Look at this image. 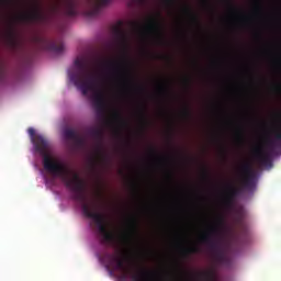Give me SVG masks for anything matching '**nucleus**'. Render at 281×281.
Masks as SVG:
<instances>
[{
	"label": "nucleus",
	"instance_id": "1",
	"mask_svg": "<svg viewBox=\"0 0 281 281\" xmlns=\"http://www.w3.org/2000/svg\"><path fill=\"white\" fill-rule=\"evenodd\" d=\"M27 133L35 146V150L43 157L44 169L54 177H58L63 181L64 186L74 193V201L81 203V210L85 216L94 221L98 232L102 236L103 243H115V234L106 228V216L102 213L95 212V204H92L91 206L87 203V194L85 193L87 184L85 183V180L80 178L78 172L71 171L69 167L54 159V157L49 155L52 146L45 136L36 134V130H34V127H30Z\"/></svg>",
	"mask_w": 281,
	"mask_h": 281
},
{
	"label": "nucleus",
	"instance_id": "2",
	"mask_svg": "<svg viewBox=\"0 0 281 281\" xmlns=\"http://www.w3.org/2000/svg\"><path fill=\"white\" fill-rule=\"evenodd\" d=\"M75 67L77 72L69 75L71 82L81 91L82 95H89V91H92V106L98 115H104L106 113V95L98 86L95 76L89 71V64L85 59L77 58Z\"/></svg>",
	"mask_w": 281,
	"mask_h": 281
},
{
	"label": "nucleus",
	"instance_id": "3",
	"mask_svg": "<svg viewBox=\"0 0 281 281\" xmlns=\"http://www.w3.org/2000/svg\"><path fill=\"white\" fill-rule=\"evenodd\" d=\"M116 41L123 49V55L120 61H110L105 66L108 76H112L115 80H120L123 85H131L128 77L131 76V57L128 56V34L121 29L115 30Z\"/></svg>",
	"mask_w": 281,
	"mask_h": 281
},
{
	"label": "nucleus",
	"instance_id": "4",
	"mask_svg": "<svg viewBox=\"0 0 281 281\" xmlns=\"http://www.w3.org/2000/svg\"><path fill=\"white\" fill-rule=\"evenodd\" d=\"M225 232V217L217 215L214 225L210 229L202 234L200 237L201 243L207 245L213 254V258L218 265H229V257L225 252V249L221 247V240H223V233Z\"/></svg>",
	"mask_w": 281,
	"mask_h": 281
},
{
	"label": "nucleus",
	"instance_id": "5",
	"mask_svg": "<svg viewBox=\"0 0 281 281\" xmlns=\"http://www.w3.org/2000/svg\"><path fill=\"white\" fill-rule=\"evenodd\" d=\"M159 19H161V13H158L157 18H150L145 30L153 32L156 35L157 43L164 45L166 43V33L164 31V24H161Z\"/></svg>",
	"mask_w": 281,
	"mask_h": 281
},
{
	"label": "nucleus",
	"instance_id": "6",
	"mask_svg": "<svg viewBox=\"0 0 281 281\" xmlns=\"http://www.w3.org/2000/svg\"><path fill=\"white\" fill-rule=\"evenodd\" d=\"M243 179L241 188L244 190H254L256 188V171L251 167V164L246 162L241 166Z\"/></svg>",
	"mask_w": 281,
	"mask_h": 281
},
{
	"label": "nucleus",
	"instance_id": "7",
	"mask_svg": "<svg viewBox=\"0 0 281 281\" xmlns=\"http://www.w3.org/2000/svg\"><path fill=\"white\" fill-rule=\"evenodd\" d=\"M106 258L110 260V262L116 263V269H121L123 271L124 278H131L133 280V276H142V272L148 271L146 269H140L138 272H133V270L124 265V259L115 255H108Z\"/></svg>",
	"mask_w": 281,
	"mask_h": 281
},
{
	"label": "nucleus",
	"instance_id": "8",
	"mask_svg": "<svg viewBox=\"0 0 281 281\" xmlns=\"http://www.w3.org/2000/svg\"><path fill=\"white\" fill-rule=\"evenodd\" d=\"M35 41L40 45H43L44 48L48 52H55V54H63V52L65 50V45L63 43L53 42L47 37L37 36L35 37Z\"/></svg>",
	"mask_w": 281,
	"mask_h": 281
},
{
	"label": "nucleus",
	"instance_id": "9",
	"mask_svg": "<svg viewBox=\"0 0 281 281\" xmlns=\"http://www.w3.org/2000/svg\"><path fill=\"white\" fill-rule=\"evenodd\" d=\"M139 224L137 222V217L131 215L127 220V231L123 233L122 240L125 243H131L133 240V236H137Z\"/></svg>",
	"mask_w": 281,
	"mask_h": 281
},
{
	"label": "nucleus",
	"instance_id": "10",
	"mask_svg": "<svg viewBox=\"0 0 281 281\" xmlns=\"http://www.w3.org/2000/svg\"><path fill=\"white\" fill-rule=\"evenodd\" d=\"M20 21H24L26 23L41 22L45 21V13L41 10V7L35 5L34 10L30 13H23L19 16Z\"/></svg>",
	"mask_w": 281,
	"mask_h": 281
},
{
	"label": "nucleus",
	"instance_id": "11",
	"mask_svg": "<svg viewBox=\"0 0 281 281\" xmlns=\"http://www.w3.org/2000/svg\"><path fill=\"white\" fill-rule=\"evenodd\" d=\"M254 155L257 164L259 166L269 167L272 165L271 162V154L265 150L262 146H257L254 148Z\"/></svg>",
	"mask_w": 281,
	"mask_h": 281
},
{
	"label": "nucleus",
	"instance_id": "12",
	"mask_svg": "<svg viewBox=\"0 0 281 281\" xmlns=\"http://www.w3.org/2000/svg\"><path fill=\"white\" fill-rule=\"evenodd\" d=\"M164 276H167V272L160 274L157 271L147 270L140 272V274H132V281H161Z\"/></svg>",
	"mask_w": 281,
	"mask_h": 281
},
{
	"label": "nucleus",
	"instance_id": "13",
	"mask_svg": "<svg viewBox=\"0 0 281 281\" xmlns=\"http://www.w3.org/2000/svg\"><path fill=\"white\" fill-rule=\"evenodd\" d=\"M64 137L70 142H75L77 146H85V138H82L78 133L69 127L64 130Z\"/></svg>",
	"mask_w": 281,
	"mask_h": 281
},
{
	"label": "nucleus",
	"instance_id": "14",
	"mask_svg": "<svg viewBox=\"0 0 281 281\" xmlns=\"http://www.w3.org/2000/svg\"><path fill=\"white\" fill-rule=\"evenodd\" d=\"M92 3V9L88 12L89 16H98L102 8L109 5L111 0H89Z\"/></svg>",
	"mask_w": 281,
	"mask_h": 281
},
{
	"label": "nucleus",
	"instance_id": "15",
	"mask_svg": "<svg viewBox=\"0 0 281 281\" xmlns=\"http://www.w3.org/2000/svg\"><path fill=\"white\" fill-rule=\"evenodd\" d=\"M90 137H93L98 142L99 147L97 151L102 155V139L104 138V132L100 127H92L89 130Z\"/></svg>",
	"mask_w": 281,
	"mask_h": 281
},
{
	"label": "nucleus",
	"instance_id": "16",
	"mask_svg": "<svg viewBox=\"0 0 281 281\" xmlns=\"http://www.w3.org/2000/svg\"><path fill=\"white\" fill-rule=\"evenodd\" d=\"M272 135L274 137L273 139L272 138L267 139V146L270 149L276 148V144H280V142H281V132H280V130L272 131Z\"/></svg>",
	"mask_w": 281,
	"mask_h": 281
},
{
	"label": "nucleus",
	"instance_id": "17",
	"mask_svg": "<svg viewBox=\"0 0 281 281\" xmlns=\"http://www.w3.org/2000/svg\"><path fill=\"white\" fill-rule=\"evenodd\" d=\"M239 194H240V189L236 187H229L228 196L225 200L226 205H232V201L235 199V196H238Z\"/></svg>",
	"mask_w": 281,
	"mask_h": 281
},
{
	"label": "nucleus",
	"instance_id": "18",
	"mask_svg": "<svg viewBox=\"0 0 281 281\" xmlns=\"http://www.w3.org/2000/svg\"><path fill=\"white\" fill-rule=\"evenodd\" d=\"M139 117L143 128L148 127V119L146 117V104H142L139 109Z\"/></svg>",
	"mask_w": 281,
	"mask_h": 281
},
{
	"label": "nucleus",
	"instance_id": "19",
	"mask_svg": "<svg viewBox=\"0 0 281 281\" xmlns=\"http://www.w3.org/2000/svg\"><path fill=\"white\" fill-rule=\"evenodd\" d=\"M7 45L14 49L16 47V35L14 34V31L11 30L7 35Z\"/></svg>",
	"mask_w": 281,
	"mask_h": 281
},
{
	"label": "nucleus",
	"instance_id": "20",
	"mask_svg": "<svg viewBox=\"0 0 281 281\" xmlns=\"http://www.w3.org/2000/svg\"><path fill=\"white\" fill-rule=\"evenodd\" d=\"M158 92L162 98H168V81H162L158 85Z\"/></svg>",
	"mask_w": 281,
	"mask_h": 281
},
{
	"label": "nucleus",
	"instance_id": "21",
	"mask_svg": "<svg viewBox=\"0 0 281 281\" xmlns=\"http://www.w3.org/2000/svg\"><path fill=\"white\" fill-rule=\"evenodd\" d=\"M183 10H184L186 14H190L191 15L193 23H199V16H196V14L192 13V9H190V7L186 5L183 8Z\"/></svg>",
	"mask_w": 281,
	"mask_h": 281
},
{
	"label": "nucleus",
	"instance_id": "22",
	"mask_svg": "<svg viewBox=\"0 0 281 281\" xmlns=\"http://www.w3.org/2000/svg\"><path fill=\"white\" fill-rule=\"evenodd\" d=\"M274 21L278 30H281V10L280 9H278L274 14Z\"/></svg>",
	"mask_w": 281,
	"mask_h": 281
},
{
	"label": "nucleus",
	"instance_id": "23",
	"mask_svg": "<svg viewBox=\"0 0 281 281\" xmlns=\"http://www.w3.org/2000/svg\"><path fill=\"white\" fill-rule=\"evenodd\" d=\"M182 116L184 120H192V112L190 111V108L188 105L184 106L182 111Z\"/></svg>",
	"mask_w": 281,
	"mask_h": 281
},
{
	"label": "nucleus",
	"instance_id": "24",
	"mask_svg": "<svg viewBox=\"0 0 281 281\" xmlns=\"http://www.w3.org/2000/svg\"><path fill=\"white\" fill-rule=\"evenodd\" d=\"M200 249L196 246H192L191 248H187L183 250L184 256H189V254H199Z\"/></svg>",
	"mask_w": 281,
	"mask_h": 281
},
{
	"label": "nucleus",
	"instance_id": "25",
	"mask_svg": "<svg viewBox=\"0 0 281 281\" xmlns=\"http://www.w3.org/2000/svg\"><path fill=\"white\" fill-rule=\"evenodd\" d=\"M114 117L119 120L121 126H128V123L122 119V114H120V112H115Z\"/></svg>",
	"mask_w": 281,
	"mask_h": 281
},
{
	"label": "nucleus",
	"instance_id": "26",
	"mask_svg": "<svg viewBox=\"0 0 281 281\" xmlns=\"http://www.w3.org/2000/svg\"><path fill=\"white\" fill-rule=\"evenodd\" d=\"M168 159H170V157L168 156H159L158 160L161 161L162 164H168Z\"/></svg>",
	"mask_w": 281,
	"mask_h": 281
},
{
	"label": "nucleus",
	"instance_id": "27",
	"mask_svg": "<svg viewBox=\"0 0 281 281\" xmlns=\"http://www.w3.org/2000/svg\"><path fill=\"white\" fill-rule=\"evenodd\" d=\"M175 271H176L177 273H179V272L182 271V268H181V263H180V262H176V263H175Z\"/></svg>",
	"mask_w": 281,
	"mask_h": 281
},
{
	"label": "nucleus",
	"instance_id": "28",
	"mask_svg": "<svg viewBox=\"0 0 281 281\" xmlns=\"http://www.w3.org/2000/svg\"><path fill=\"white\" fill-rule=\"evenodd\" d=\"M132 25H133V29L136 30V31L142 30V24H139L137 22H133Z\"/></svg>",
	"mask_w": 281,
	"mask_h": 281
},
{
	"label": "nucleus",
	"instance_id": "29",
	"mask_svg": "<svg viewBox=\"0 0 281 281\" xmlns=\"http://www.w3.org/2000/svg\"><path fill=\"white\" fill-rule=\"evenodd\" d=\"M183 82H184V86L187 87V89H190V85H191V80H190V78H184V80H183Z\"/></svg>",
	"mask_w": 281,
	"mask_h": 281
},
{
	"label": "nucleus",
	"instance_id": "30",
	"mask_svg": "<svg viewBox=\"0 0 281 281\" xmlns=\"http://www.w3.org/2000/svg\"><path fill=\"white\" fill-rule=\"evenodd\" d=\"M177 0H165L166 3H168L169 5H175Z\"/></svg>",
	"mask_w": 281,
	"mask_h": 281
},
{
	"label": "nucleus",
	"instance_id": "31",
	"mask_svg": "<svg viewBox=\"0 0 281 281\" xmlns=\"http://www.w3.org/2000/svg\"><path fill=\"white\" fill-rule=\"evenodd\" d=\"M149 153H150V155H157V149L150 148V149H149Z\"/></svg>",
	"mask_w": 281,
	"mask_h": 281
},
{
	"label": "nucleus",
	"instance_id": "32",
	"mask_svg": "<svg viewBox=\"0 0 281 281\" xmlns=\"http://www.w3.org/2000/svg\"><path fill=\"white\" fill-rule=\"evenodd\" d=\"M203 177H204V179H209L210 175L207 173V170L203 171Z\"/></svg>",
	"mask_w": 281,
	"mask_h": 281
},
{
	"label": "nucleus",
	"instance_id": "33",
	"mask_svg": "<svg viewBox=\"0 0 281 281\" xmlns=\"http://www.w3.org/2000/svg\"><path fill=\"white\" fill-rule=\"evenodd\" d=\"M204 5H210V0H201Z\"/></svg>",
	"mask_w": 281,
	"mask_h": 281
},
{
	"label": "nucleus",
	"instance_id": "34",
	"mask_svg": "<svg viewBox=\"0 0 281 281\" xmlns=\"http://www.w3.org/2000/svg\"><path fill=\"white\" fill-rule=\"evenodd\" d=\"M158 58H165L166 60H170V57L162 55V56H158Z\"/></svg>",
	"mask_w": 281,
	"mask_h": 281
},
{
	"label": "nucleus",
	"instance_id": "35",
	"mask_svg": "<svg viewBox=\"0 0 281 281\" xmlns=\"http://www.w3.org/2000/svg\"><path fill=\"white\" fill-rule=\"evenodd\" d=\"M103 161H109V157L106 155H102Z\"/></svg>",
	"mask_w": 281,
	"mask_h": 281
},
{
	"label": "nucleus",
	"instance_id": "36",
	"mask_svg": "<svg viewBox=\"0 0 281 281\" xmlns=\"http://www.w3.org/2000/svg\"><path fill=\"white\" fill-rule=\"evenodd\" d=\"M137 89H138V91H145L144 87H142V86H138Z\"/></svg>",
	"mask_w": 281,
	"mask_h": 281
},
{
	"label": "nucleus",
	"instance_id": "37",
	"mask_svg": "<svg viewBox=\"0 0 281 281\" xmlns=\"http://www.w3.org/2000/svg\"><path fill=\"white\" fill-rule=\"evenodd\" d=\"M168 177H169V179H172V173H169Z\"/></svg>",
	"mask_w": 281,
	"mask_h": 281
},
{
	"label": "nucleus",
	"instance_id": "38",
	"mask_svg": "<svg viewBox=\"0 0 281 281\" xmlns=\"http://www.w3.org/2000/svg\"><path fill=\"white\" fill-rule=\"evenodd\" d=\"M278 63H279V65H280V63H281L280 56L278 57Z\"/></svg>",
	"mask_w": 281,
	"mask_h": 281
}]
</instances>
